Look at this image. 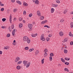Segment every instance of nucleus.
<instances>
[{
    "label": "nucleus",
    "instance_id": "obj_39",
    "mask_svg": "<svg viewBox=\"0 0 73 73\" xmlns=\"http://www.w3.org/2000/svg\"><path fill=\"white\" fill-rule=\"evenodd\" d=\"M6 20V19L5 18H3L2 19V21H3V22H4Z\"/></svg>",
    "mask_w": 73,
    "mask_h": 73
},
{
    "label": "nucleus",
    "instance_id": "obj_55",
    "mask_svg": "<svg viewBox=\"0 0 73 73\" xmlns=\"http://www.w3.org/2000/svg\"><path fill=\"white\" fill-rule=\"evenodd\" d=\"M7 13H9V9L7 10Z\"/></svg>",
    "mask_w": 73,
    "mask_h": 73
},
{
    "label": "nucleus",
    "instance_id": "obj_2",
    "mask_svg": "<svg viewBox=\"0 0 73 73\" xmlns=\"http://www.w3.org/2000/svg\"><path fill=\"white\" fill-rule=\"evenodd\" d=\"M28 39V37L27 36H24L23 38V40L24 42H27V40Z\"/></svg>",
    "mask_w": 73,
    "mask_h": 73
},
{
    "label": "nucleus",
    "instance_id": "obj_61",
    "mask_svg": "<svg viewBox=\"0 0 73 73\" xmlns=\"http://www.w3.org/2000/svg\"><path fill=\"white\" fill-rule=\"evenodd\" d=\"M4 4H3L2 3H1V6H4Z\"/></svg>",
    "mask_w": 73,
    "mask_h": 73
},
{
    "label": "nucleus",
    "instance_id": "obj_47",
    "mask_svg": "<svg viewBox=\"0 0 73 73\" xmlns=\"http://www.w3.org/2000/svg\"><path fill=\"white\" fill-rule=\"evenodd\" d=\"M47 54H44V57H46V56H47Z\"/></svg>",
    "mask_w": 73,
    "mask_h": 73
},
{
    "label": "nucleus",
    "instance_id": "obj_44",
    "mask_svg": "<svg viewBox=\"0 0 73 73\" xmlns=\"http://www.w3.org/2000/svg\"><path fill=\"white\" fill-rule=\"evenodd\" d=\"M56 2L57 3H60V1L58 0H56Z\"/></svg>",
    "mask_w": 73,
    "mask_h": 73
},
{
    "label": "nucleus",
    "instance_id": "obj_3",
    "mask_svg": "<svg viewBox=\"0 0 73 73\" xmlns=\"http://www.w3.org/2000/svg\"><path fill=\"white\" fill-rule=\"evenodd\" d=\"M44 37V34H42L40 37V40H42V41H45V40Z\"/></svg>",
    "mask_w": 73,
    "mask_h": 73
},
{
    "label": "nucleus",
    "instance_id": "obj_11",
    "mask_svg": "<svg viewBox=\"0 0 73 73\" xmlns=\"http://www.w3.org/2000/svg\"><path fill=\"white\" fill-rule=\"evenodd\" d=\"M36 36H37V33H36L34 34H33L31 35V36L33 37H36Z\"/></svg>",
    "mask_w": 73,
    "mask_h": 73
},
{
    "label": "nucleus",
    "instance_id": "obj_24",
    "mask_svg": "<svg viewBox=\"0 0 73 73\" xmlns=\"http://www.w3.org/2000/svg\"><path fill=\"white\" fill-rule=\"evenodd\" d=\"M17 69L18 70H20V66H17Z\"/></svg>",
    "mask_w": 73,
    "mask_h": 73
},
{
    "label": "nucleus",
    "instance_id": "obj_4",
    "mask_svg": "<svg viewBox=\"0 0 73 73\" xmlns=\"http://www.w3.org/2000/svg\"><path fill=\"white\" fill-rule=\"evenodd\" d=\"M33 2L34 3H35V4H37V5H38L39 4V1L38 0H33Z\"/></svg>",
    "mask_w": 73,
    "mask_h": 73
},
{
    "label": "nucleus",
    "instance_id": "obj_25",
    "mask_svg": "<svg viewBox=\"0 0 73 73\" xmlns=\"http://www.w3.org/2000/svg\"><path fill=\"white\" fill-rule=\"evenodd\" d=\"M64 53L66 54L68 53V50L65 49H64Z\"/></svg>",
    "mask_w": 73,
    "mask_h": 73
},
{
    "label": "nucleus",
    "instance_id": "obj_35",
    "mask_svg": "<svg viewBox=\"0 0 73 73\" xmlns=\"http://www.w3.org/2000/svg\"><path fill=\"white\" fill-rule=\"evenodd\" d=\"M21 63H22V61H19L18 62L17 64H21Z\"/></svg>",
    "mask_w": 73,
    "mask_h": 73
},
{
    "label": "nucleus",
    "instance_id": "obj_33",
    "mask_svg": "<svg viewBox=\"0 0 73 73\" xmlns=\"http://www.w3.org/2000/svg\"><path fill=\"white\" fill-rule=\"evenodd\" d=\"M25 50H28V49H29V47L28 46L26 47H25Z\"/></svg>",
    "mask_w": 73,
    "mask_h": 73
},
{
    "label": "nucleus",
    "instance_id": "obj_23",
    "mask_svg": "<svg viewBox=\"0 0 73 73\" xmlns=\"http://www.w3.org/2000/svg\"><path fill=\"white\" fill-rule=\"evenodd\" d=\"M70 25L71 28H72L73 27V22L71 23L70 24Z\"/></svg>",
    "mask_w": 73,
    "mask_h": 73
},
{
    "label": "nucleus",
    "instance_id": "obj_56",
    "mask_svg": "<svg viewBox=\"0 0 73 73\" xmlns=\"http://www.w3.org/2000/svg\"><path fill=\"white\" fill-rule=\"evenodd\" d=\"M15 0H12L11 2L12 3H14L15 2Z\"/></svg>",
    "mask_w": 73,
    "mask_h": 73
},
{
    "label": "nucleus",
    "instance_id": "obj_30",
    "mask_svg": "<svg viewBox=\"0 0 73 73\" xmlns=\"http://www.w3.org/2000/svg\"><path fill=\"white\" fill-rule=\"evenodd\" d=\"M38 53H39V51L36 50V51L35 52V54H38Z\"/></svg>",
    "mask_w": 73,
    "mask_h": 73
},
{
    "label": "nucleus",
    "instance_id": "obj_21",
    "mask_svg": "<svg viewBox=\"0 0 73 73\" xmlns=\"http://www.w3.org/2000/svg\"><path fill=\"white\" fill-rule=\"evenodd\" d=\"M69 36H70V37H73V34H72V33L70 32L69 33Z\"/></svg>",
    "mask_w": 73,
    "mask_h": 73
},
{
    "label": "nucleus",
    "instance_id": "obj_27",
    "mask_svg": "<svg viewBox=\"0 0 73 73\" xmlns=\"http://www.w3.org/2000/svg\"><path fill=\"white\" fill-rule=\"evenodd\" d=\"M46 41H49V40H50V38H49L48 37H47L46 38Z\"/></svg>",
    "mask_w": 73,
    "mask_h": 73
},
{
    "label": "nucleus",
    "instance_id": "obj_63",
    "mask_svg": "<svg viewBox=\"0 0 73 73\" xmlns=\"http://www.w3.org/2000/svg\"><path fill=\"white\" fill-rule=\"evenodd\" d=\"M23 23H25L26 22L25 21V20H23Z\"/></svg>",
    "mask_w": 73,
    "mask_h": 73
},
{
    "label": "nucleus",
    "instance_id": "obj_1",
    "mask_svg": "<svg viewBox=\"0 0 73 73\" xmlns=\"http://www.w3.org/2000/svg\"><path fill=\"white\" fill-rule=\"evenodd\" d=\"M32 25V24H29L28 25V27L30 29L29 30V31H32V27H33Z\"/></svg>",
    "mask_w": 73,
    "mask_h": 73
},
{
    "label": "nucleus",
    "instance_id": "obj_26",
    "mask_svg": "<svg viewBox=\"0 0 73 73\" xmlns=\"http://www.w3.org/2000/svg\"><path fill=\"white\" fill-rule=\"evenodd\" d=\"M58 6V5L53 4L52 5V7H57Z\"/></svg>",
    "mask_w": 73,
    "mask_h": 73
},
{
    "label": "nucleus",
    "instance_id": "obj_17",
    "mask_svg": "<svg viewBox=\"0 0 73 73\" xmlns=\"http://www.w3.org/2000/svg\"><path fill=\"white\" fill-rule=\"evenodd\" d=\"M64 41H63L62 42H67V41H68V38H65L64 39Z\"/></svg>",
    "mask_w": 73,
    "mask_h": 73
},
{
    "label": "nucleus",
    "instance_id": "obj_36",
    "mask_svg": "<svg viewBox=\"0 0 73 73\" xmlns=\"http://www.w3.org/2000/svg\"><path fill=\"white\" fill-rule=\"evenodd\" d=\"M50 56H51V57H53V56H54V54H53V53H51L50 54Z\"/></svg>",
    "mask_w": 73,
    "mask_h": 73
},
{
    "label": "nucleus",
    "instance_id": "obj_19",
    "mask_svg": "<svg viewBox=\"0 0 73 73\" xmlns=\"http://www.w3.org/2000/svg\"><path fill=\"white\" fill-rule=\"evenodd\" d=\"M26 42H27L28 44H29L31 42V40L29 39V38H28Z\"/></svg>",
    "mask_w": 73,
    "mask_h": 73
},
{
    "label": "nucleus",
    "instance_id": "obj_10",
    "mask_svg": "<svg viewBox=\"0 0 73 73\" xmlns=\"http://www.w3.org/2000/svg\"><path fill=\"white\" fill-rule=\"evenodd\" d=\"M31 64V62H29V63H27V65L26 66V68H29L30 64Z\"/></svg>",
    "mask_w": 73,
    "mask_h": 73
},
{
    "label": "nucleus",
    "instance_id": "obj_38",
    "mask_svg": "<svg viewBox=\"0 0 73 73\" xmlns=\"http://www.w3.org/2000/svg\"><path fill=\"white\" fill-rule=\"evenodd\" d=\"M65 65H69V63L67 62H66L65 63Z\"/></svg>",
    "mask_w": 73,
    "mask_h": 73
},
{
    "label": "nucleus",
    "instance_id": "obj_41",
    "mask_svg": "<svg viewBox=\"0 0 73 73\" xmlns=\"http://www.w3.org/2000/svg\"><path fill=\"white\" fill-rule=\"evenodd\" d=\"M17 9H14L13 10L14 12H16V11H17Z\"/></svg>",
    "mask_w": 73,
    "mask_h": 73
},
{
    "label": "nucleus",
    "instance_id": "obj_9",
    "mask_svg": "<svg viewBox=\"0 0 73 73\" xmlns=\"http://www.w3.org/2000/svg\"><path fill=\"white\" fill-rule=\"evenodd\" d=\"M9 21L11 24H12V15L11 14L9 17Z\"/></svg>",
    "mask_w": 73,
    "mask_h": 73
},
{
    "label": "nucleus",
    "instance_id": "obj_57",
    "mask_svg": "<svg viewBox=\"0 0 73 73\" xmlns=\"http://www.w3.org/2000/svg\"><path fill=\"white\" fill-rule=\"evenodd\" d=\"M58 66H61V64H58Z\"/></svg>",
    "mask_w": 73,
    "mask_h": 73
},
{
    "label": "nucleus",
    "instance_id": "obj_43",
    "mask_svg": "<svg viewBox=\"0 0 73 73\" xmlns=\"http://www.w3.org/2000/svg\"><path fill=\"white\" fill-rule=\"evenodd\" d=\"M50 58V61H52V57L51 56H50L49 57Z\"/></svg>",
    "mask_w": 73,
    "mask_h": 73
},
{
    "label": "nucleus",
    "instance_id": "obj_40",
    "mask_svg": "<svg viewBox=\"0 0 73 73\" xmlns=\"http://www.w3.org/2000/svg\"><path fill=\"white\" fill-rule=\"evenodd\" d=\"M11 28L12 29H13L14 28V25H12L11 26Z\"/></svg>",
    "mask_w": 73,
    "mask_h": 73
},
{
    "label": "nucleus",
    "instance_id": "obj_7",
    "mask_svg": "<svg viewBox=\"0 0 73 73\" xmlns=\"http://www.w3.org/2000/svg\"><path fill=\"white\" fill-rule=\"evenodd\" d=\"M59 35L60 36H64V33L62 31H60L59 33Z\"/></svg>",
    "mask_w": 73,
    "mask_h": 73
},
{
    "label": "nucleus",
    "instance_id": "obj_48",
    "mask_svg": "<svg viewBox=\"0 0 73 73\" xmlns=\"http://www.w3.org/2000/svg\"><path fill=\"white\" fill-rule=\"evenodd\" d=\"M70 45H73V41L71 42H70Z\"/></svg>",
    "mask_w": 73,
    "mask_h": 73
},
{
    "label": "nucleus",
    "instance_id": "obj_16",
    "mask_svg": "<svg viewBox=\"0 0 73 73\" xmlns=\"http://www.w3.org/2000/svg\"><path fill=\"white\" fill-rule=\"evenodd\" d=\"M61 60L62 62H64V63H65V60L64 59H63V58H61Z\"/></svg>",
    "mask_w": 73,
    "mask_h": 73
},
{
    "label": "nucleus",
    "instance_id": "obj_20",
    "mask_svg": "<svg viewBox=\"0 0 73 73\" xmlns=\"http://www.w3.org/2000/svg\"><path fill=\"white\" fill-rule=\"evenodd\" d=\"M19 28H21L23 27V23H21L19 24Z\"/></svg>",
    "mask_w": 73,
    "mask_h": 73
},
{
    "label": "nucleus",
    "instance_id": "obj_28",
    "mask_svg": "<svg viewBox=\"0 0 73 73\" xmlns=\"http://www.w3.org/2000/svg\"><path fill=\"white\" fill-rule=\"evenodd\" d=\"M44 17L43 16H42L40 17V20H44Z\"/></svg>",
    "mask_w": 73,
    "mask_h": 73
},
{
    "label": "nucleus",
    "instance_id": "obj_45",
    "mask_svg": "<svg viewBox=\"0 0 73 73\" xmlns=\"http://www.w3.org/2000/svg\"><path fill=\"white\" fill-rule=\"evenodd\" d=\"M67 58H65V60H66L67 61H69V60H70V58H69V59H67Z\"/></svg>",
    "mask_w": 73,
    "mask_h": 73
},
{
    "label": "nucleus",
    "instance_id": "obj_29",
    "mask_svg": "<svg viewBox=\"0 0 73 73\" xmlns=\"http://www.w3.org/2000/svg\"><path fill=\"white\" fill-rule=\"evenodd\" d=\"M44 60H45L44 58H43L41 60V62L42 64H44Z\"/></svg>",
    "mask_w": 73,
    "mask_h": 73
},
{
    "label": "nucleus",
    "instance_id": "obj_50",
    "mask_svg": "<svg viewBox=\"0 0 73 73\" xmlns=\"http://www.w3.org/2000/svg\"><path fill=\"white\" fill-rule=\"evenodd\" d=\"M22 20H23V18L20 17L19 18V21H22Z\"/></svg>",
    "mask_w": 73,
    "mask_h": 73
},
{
    "label": "nucleus",
    "instance_id": "obj_14",
    "mask_svg": "<svg viewBox=\"0 0 73 73\" xmlns=\"http://www.w3.org/2000/svg\"><path fill=\"white\" fill-rule=\"evenodd\" d=\"M54 11V9L53 8H52L51 10V12L52 13H53Z\"/></svg>",
    "mask_w": 73,
    "mask_h": 73
},
{
    "label": "nucleus",
    "instance_id": "obj_32",
    "mask_svg": "<svg viewBox=\"0 0 73 73\" xmlns=\"http://www.w3.org/2000/svg\"><path fill=\"white\" fill-rule=\"evenodd\" d=\"M11 36V35L9 34V33H8L7 35V37H9Z\"/></svg>",
    "mask_w": 73,
    "mask_h": 73
},
{
    "label": "nucleus",
    "instance_id": "obj_59",
    "mask_svg": "<svg viewBox=\"0 0 73 73\" xmlns=\"http://www.w3.org/2000/svg\"><path fill=\"white\" fill-rule=\"evenodd\" d=\"M3 53V52H2V51H0V54H1Z\"/></svg>",
    "mask_w": 73,
    "mask_h": 73
},
{
    "label": "nucleus",
    "instance_id": "obj_42",
    "mask_svg": "<svg viewBox=\"0 0 73 73\" xmlns=\"http://www.w3.org/2000/svg\"><path fill=\"white\" fill-rule=\"evenodd\" d=\"M32 13H31V14H29V17H32Z\"/></svg>",
    "mask_w": 73,
    "mask_h": 73
},
{
    "label": "nucleus",
    "instance_id": "obj_64",
    "mask_svg": "<svg viewBox=\"0 0 73 73\" xmlns=\"http://www.w3.org/2000/svg\"><path fill=\"white\" fill-rule=\"evenodd\" d=\"M70 14H71L72 15H73V12L72 11L70 13Z\"/></svg>",
    "mask_w": 73,
    "mask_h": 73
},
{
    "label": "nucleus",
    "instance_id": "obj_18",
    "mask_svg": "<svg viewBox=\"0 0 73 73\" xmlns=\"http://www.w3.org/2000/svg\"><path fill=\"white\" fill-rule=\"evenodd\" d=\"M27 63H28V61H25V60H24L23 61V64H24L25 65V64H26V65H27Z\"/></svg>",
    "mask_w": 73,
    "mask_h": 73
},
{
    "label": "nucleus",
    "instance_id": "obj_34",
    "mask_svg": "<svg viewBox=\"0 0 73 73\" xmlns=\"http://www.w3.org/2000/svg\"><path fill=\"white\" fill-rule=\"evenodd\" d=\"M34 50V49L33 48H31L30 49H29V52H32V51H33Z\"/></svg>",
    "mask_w": 73,
    "mask_h": 73
},
{
    "label": "nucleus",
    "instance_id": "obj_52",
    "mask_svg": "<svg viewBox=\"0 0 73 73\" xmlns=\"http://www.w3.org/2000/svg\"><path fill=\"white\" fill-rule=\"evenodd\" d=\"M66 12H67V11L66 10H65L64 12V14H65Z\"/></svg>",
    "mask_w": 73,
    "mask_h": 73
},
{
    "label": "nucleus",
    "instance_id": "obj_22",
    "mask_svg": "<svg viewBox=\"0 0 73 73\" xmlns=\"http://www.w3.org/2000/svg\"><path fill=\"white\" fill-rule=\"evenodd\" d=\"M9 46H6L5 47H4V49H9Z\"/></svg>",
    "mask_w": 73,
    "mask_h": 73
},
{
    "label": "nucleus",
    "instance_id": "obj_53",
    "mask_svg": "<svg viewBox=\"0 0 73 73\" xmlns=\"http://www.w3.org/2000/svg\"><path fill=\"white\" fill-rule=\"evenodd\" d=\"M44 51L46 52H48V49H47L46 48L44 49Z\"/></svg>",
    "mask_w": 73,
    "mask_h": 73
},
{
    "label": "nucleus",
    "instance_id": "obj_46",
    "mask_svg": "<svg viewBox=\"0 0 73 73\" xmlns=\"http://www.w3.org/2000/svg\"><path fill=\"white\" fill-rule=\"evenodd\" d=\"M4 8H1V11H4Z\"/></svg>",
    "mask_w": 73,
    "mask_h": 73
},
{
    "label": "nucleus",
    "instance_id": "obj_54",
    "mask_svg": "<svg viewBox=\"0 0 73 73\" xmlns=\"http://www.w3.org/2000/svg\"><path fill=\"white\" fill-rule=\"evenodd\" d=\"M48 36L49 37H52V35H50V34H49L48 35Z\"/></svg>",
    "mask_w": 73,
    "mask_h": 73
},
{
    "label": "nucleus",
    "instance_id": "obj_8",
    "mask_svg": "<svg viewBox=\"0 0 73 73\" xmlns=\"http://www.w3.org/2000/svg\"><path fill=\"white\" fill-rule=\"evenodd\" d=\"M47 22L48 21L47 20L41 22V24H45V23H47Z\"/></svg>",
    "mask_w": 73,
    "mask_h": 73
},
{
    "label": "nucleus",
    "instance_id": "obj_15",
    "mask_svg": "<svg viewBox=\"0 0 73 73\" xmlns=\"http://www.w3.org/2000/svg\"><path fill=\"white\" fill-rule=\"evenodd\" d=\"M23 5L24 6H28V4L27 3L25 2H24V1Z\"/></svg>",
    "mask_w": 73,
    "mask_h": 73
},
{
    "label": "nucleus",
    "instance_id": "obj_6",
    "mask_svg": "<svg viewBox=\"0 0 73 73\" xmlns=\"http://www.w3.org/2000/svg\"><path fill=\"white\" fill-rule=\"evenodd\" d=\"M15 30L16 31H17V29H14L12 31V35L13 36H15Z\"/></svg>",
    "mask_w": 73,
    "mask_h": 73
},
{
    "label": "nucleus",
    "instance_id": "obj_12",
    "mask_svg": "<svg viewBox=\"0 0 73 73\" xmlns=\"http://www.w3.org/2000/svg\"><path fill=\"white\" fill-rule=\"evenodd\" d=\"M37 13L38 16H41V13L39 11H37Z\"/></svg>",
    "mask_w": 73,
    "mask_h": 73
},
{
    "label": "nucleus",
    "instance_id": "obj_37",
    "mask_svg": "<svg viewBox=\"0 0 73 73\" xmlns=\"http://www.w3.org/2000/svg\"><path fill=\"white\" fill-rule=\"evenodd\" d=\"M44 27H46L47 28H50V27L47 25H44Z\"/></svg>",
    "mask_w": 73,
    "mask_h": 73
},
{
    "label": "nucleus",
    "instance_id": "obj_58",
    "mask_svg": "<svg viewBox=\"0 0 73 73\" xmlns=\"http://www.w3.org/2000/svg\"><path fill=\"white\" fill-rule=\"evenodd\" d=\"M13 45H16V43H13Z\"/></svg>",
    "mask_w": 73,
    "mask_h": 73
},
{
    "label": "nucleus",
    "instance_id": "obj_5",
    "mask_svg": "<svg viewBox=\"0 0 73 73\" xmlns=\"http://www.w3.org/2000/svg\"><path fill=\"white\" fill-rule=\"evenodd\" d=\"M20 60V58L19 57H17L16 58L15 60V62H17L18 61H19V60Z\"/></svg>",
    "mask_w": 73,
    "mask_h": 73
},
{
    "label": "nucleus",
    "instance_id": "obj_49",
    "mask_svg": "<svg viewBox=\"0 0 73 73\" xmlns=\"http://www.w3.org/2000/svg\"><path fill=\"white\" fill-rule=\"evenodd\" d=\"M64 21V19H62L60 21V22H61V23H63Z\"/></svg>",
    "mask_w": 73,
    "mask_h": 73
},
{
    "label": "nucleus",
    "instance_id": "obj_60",
    "mask_svg": "<svg viewBox=\"0 0 73 73\" xmlns=\"http://www.w3.org/2000/svg\"><path fill=\"white\" fill-rule=\"evenodd\" d=\"M1 28H2L3 29H4V28H5V27L3 26H2L1 27Z\"/></svg>",
    "mask_w": 73,
    "mask_h": 73
},
{
    "label": "nucleus",
    "instance_id": "obj_13",
    "mask_svg": "<svg viewBox=\"0 0 73 73\" xmlns=\"http://www.w3.org/2000/svg\"><path fill=\"white\" fill-rule=\"evenodd\" d=\"M17 3H18L19 5H21V2L19 1H16Z\"/></svg>",
    "mask_w": 73,
    "mask_h": 73
},
{
    "label": "nucleus",
    "instance_id": "obj_31",
    "mask_svg": "<svg viewBox=\"0 0 73 73\" xmlns=\"http://www.w3.org/2000/svg\"><path fill=\"white\" fill-rule=\"evenodd\" d=\"M64 70H65V71H67V72H69L68 69V68H64Z\"/></svg>",
    "mask_w": 73,
    "mask_h": 73
},
{
    "label": "nucleus",
    "instance_id": "obj_51",
    "mask_svg": "<svg viewBox=\"0 0 73 73\" xmlns=\"http://www.w3.org/2000/svg\"><path fill=\"white\" fill-rule=\"evenodd\" d=\"M23 15H26V11L25 10L23 11Z\"/></svg>",
    "mask_w": 73,
    "mask_h": 73
},
{
    "label": "nucleus",
    "instance_id": "obj_62",
    "mask_svg": "<svg viewBox=\"0 0 73 73\" xmlns=\"http://www.w3.org/2000/svg\"><path fill=\"white\" fill-rule=\"evenodd\" d=\"M16 18H15L14 19V21H16Z\"/></svg>",
    "mask_w": 73,
    "mask_h": 73
}]
</instances>
